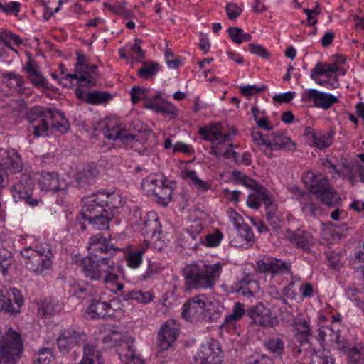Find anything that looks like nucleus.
Wrapping results in <instances>:
<instances>
[{
    "label": "nucleus",
    "mask_w": 364,
    "mask_h": 364,
    "mask_svg": "<svg viewBox=\"0 0 364 364\" xmlns=\"http://www.w3.org/2000/svg\"><path fill=\"white\" fill-rule=\"evenodd\" d=\"M30 126L28 131L33 132L36 137L47 135L49 126L47 120V109L44 110L42 107L36 106L32 107L26 114Z\"/></svg>",
    "instance_id": "nucleus-14"
},
{
    "label": "nucleus",
    "mask_w": 364,
    "mask_h": 364,
    "mask_svg": "<svg viewBox=\"0 0 364 364\" xmlns=\"http://www.w3.org/2000/svg\"><path fill=\"white\" fill-rule=\"evenodd\" d=\"M98 173L99 171L95 167L88 166L77 174L76 180L82 185L90 184Z\"/></svg>",
    "instance_id": "nucleus-39"
},
{
    "label": "nucleus",
    "mask_w": 364,
    "mask_h": 364,
    "mask_svg": "<svg viewBox=\"0 0 364 364\" xmlns=\"http://www.w3.org/2000/svg\"><path fill=\"white\" fill-rule=\"evenodd\" d=\"M132 216L136 218L135 225L140 228L141 234L152 239L156 235H159L161 232V225L159 221V218L155 212L148 213L144 219H142L141 211L135 208L132 213Z\"/></svg>",
    "instance_id": "nucleus-11"
},
{
    "label": "nucleus",
    "mask_w": 364,
    "mask_h": 364,
    "mask_svg": "<svg viewBox=\"0 0 364 364\" xmlns=\"http://www.w3.org/2000/svg\"><path fill=\"white\" fill-rule=\"evenodd\" d=\"M102 132L106 138L112 140L119 139L125 146L133 147L138 141L137 135L120 128L119 125L112 119L105 122Z\"/></svg>",
    "instance_id": "nucleus-15"
},
{
    "label": "nucleus",
    "mask_w": 364,
    "mask_h": 364,
    "mask_svg": "<svg viewBox=\"0 0 364 364\" xmlns=\"http://www.w3.org/2000/svg\"><path fill=\"white\" fill-rule=\"evenodd\" d=\"M0 166L11 174H16L23 169V163L20 155L14 149H1Z\"/></svg>",
    "instance_id": "nucleus-24"
},
{
    "label": "nucleus",
    "mask_w": 364,
    "mask_h": 364,
    "mask_svg": "<svg viewBox=\"0 0 364 364\" xmlns=\"http://www.w3.org/2000/svg\"><path fill=\"white\" fill-rule=\"evenodd\" d=\"M251 137L255 144L257 145L267 156H272L271 134L265 135L259 131L253 130Z\"/></svg>",
    "instance_id": "nucleus-34"
},
{
    "label": "nucleus",
    "mask_w": 364,
    "mask_h": 364,
    "mask_svg": "<svg viewBox=\"0 0 364 364\" xmlns=\"http://www.w3.org/2000/svg\"><path fill=\"white\" fill-rule=\"evenodd\" d=\"M266 88L267 86L265 85H262L260 87H257L256 85H244L240 87L241 94L247 97H250L255 93L261 92Z\"/></svg>",
    "instance_id": "nucleus-59"
},
{
    "label": "nucleus",
    "mask_w": 364,
    "mask_h": 364,
    "mask_svg": "<svg viewBox=\"0 0 364 364\" xmlns=\"http://www.w3.org/2000/svg\"><path fill=\"white\" fill-rule=\"evenodd\" d=\"M163 101L161 95L157 94L154 96H151L149 94L144 102V107L147 109L156 111L159 104Z\"/></svg>",
    "instance_id": "nucleus-63"
},
{
    "label": "nucleus",
    "mask_w": 364,
    "mask_h": 364,
    "mask_svg": "<svg viewBox=\"0 0 364 364\" xmlns=\"http://www.w3.org/2000/svg\"><path fill=\"white\" fill-rule=\"evenodd\" d=\"M228 31L230 38L236 44H241L252 40V36L239 27H230Z\"/></svg>",
    "instance_id": "nucleus-42"
},
{
    "label": "nucleus",
    "mask_w": 364,
    "mask_h": 364,
    "mask_svg": "<svg viewBox=\"0 0 364 364\" xmlns=\"http://www.w3.org/2000/svg\"><path fill=\"white\" fill-rule=\"evenodd\" d=\"M3 77L6 80V85L11 88L21 91L24 89V80L23 77L14 72H7L3 74Z\"/></svg>",
    "instance_id": "nucleus-40"
},
{
    "label": "nucleus",
    "mask_w": 364,
    "mask_h": 364,
    "mask_svg": "<svg viewBox=\"0 0 364 364\" xmlns=\"http://www.w3.org/2000/svg\"><path fill=\"white\" fill-rule=\"evenodd\" d=\"M272 150L294 151L295 144L281 132L271 134Z\"/></svg>",
    "instance_id": "nucleus-32"
},
{
    "label": "nucleus",
    "mask_w": 364,
    "mask_h": 364,
    "mask_svg": "<svg viewBox=\"0 0 364 364\" xmlns=\"http://www.w3.org/2000/svg\"><path fill=\"white\" fill-rule=\"evenodd\" d=\"M296 97V92L293 91H289L287 92L275 95L273 97V100L275 102L279 104L289 103Z\"/></svg>",
    "instance_id": "nucleus-64"
},
{
    "label": "nucleus",
    "mask_w": 364,
    "mask_h": 364,
    "mask_svg": "<svg viewBox=\"0 0 364 364\" xmlns=\"http://www.w3.org/2000/svg\"><path fill=\"white\" fill-rule=\"evenodd\" d=\"M83 358L79 364H102V353L94 344H83Z\"/></svg>",
    "instance_id": "nucleus-33"
},
{
    "label": "nucleus",
    "mask_w": 364,
    "mask_h": 364,
    "mask_svg": "<svg viewBox=\"0 0 364 364\" xmlns=\"http://www.w3.org/2000/svg\"><path fill=\"white\" fill-rule=\"evenodd\" d=\"M264 346L274 358L282 360L285 353L284 336L270 338L264 342Z\"/></svg>",
    "instance_id": "nucleus-29"
},
{
    "label": "nucleus",
    "mask_w": 364,
    "mask_h": 364,
    "mask_svg": "<svg viewBox=\"0 0 364 364\" xmlns=\"http://www.w3.org/2000/svg\"><path fill=\"white\" fill-rule=\"evenodd\" d=\"M349 363L352 364H364V347L361 345L353 346L347 353Z\"/></svg>",
    "instance_id": "nucleus-41"
},
{
    "label": "nucleus",
    "mask_w": 364,
    "mask_h": 364,
    "mask_svg": "<svg viewBox=\"0 0 364 364\" xmlns=\"http://www.w3.org/2000/svg\"><path fill=\"white\" fill-rule=\"evenodd\" d=\"M144 251V250H139L129 252L126 257L127 266L132 269L139 267L142 262V255Z\"/></svg>",
    "instance_id": "nucleus-50"
},
{
    "label": "nucleus",
    "mask_w": 364,
    "mask_h": 364,
    "mask_svg": "<svg viewBox=\"0 0 364 364\" xmlns=\"http://www.w3.org/2000/svg\"><path fill=\"white\" fill-rule=\"evenodd\" d=\"M247 314L253 319L255 323H256L257 319H259L262 314H271L269 309L264 308L262 304L252 306L247 311Z\"/></svg>",
    "instance_id": "nucleus-54"
},
{
    "label": "nucleus",
    "mask_w": 364,
    "mask_h": 364,
    "mask_svg": "<svg viewBox=\"0 0 364 364\" xmlns=\"http://www.w3.org/2000/svg\"><path fill=\"white\" fill-rule=\"evenodd\" d=\"M23 70L28 74L30 81L38 87L48 88V82L43 76L39 66L32 60H28Z\"/></svg>",
    "instance_id": "nucleus-27"
},
{
    "label": "nucleus",
    "mask_w": 364,
    "mask_h": 364,
    "mask_svg": "<svg viewBox=\"0 0 364 364\" xmlns=\"http://www.w3.org/2000/svg\"><path fill=\"white\" fill-rule=\"evenodd\" d=\"M86 312L92 318H105L114 315V309L110 302L93 299L87 308Z\"/></svg>",
    "instance_id": "nucleus-26"
},
{
    "label": "nucleus",
    "mask_w": 364,
    "mask_h": 364,
    "mask_svg": "<svg viewBox=\"0 0 364 364\" xmlns=\"http://www.w3.org/2000/svg\"><path fill=\"white\" fill-rule=\"evenodd\" d=\"M259 197L261 198V203H263L266 208V212L269 210H276L274 199L272 193L266 188H259Z\"/></svg>",
    "instance_id": "nucleus-51"
},
{
    "label": "nucleus",
    "mask_w": 364,
    "mask_h": 364,
    "mask_svg": "<svg viewBox=\"0 0 364 364\" xmlns=\"http://www.w3.org/2000/svg\"><path fill=\"white\" fill-rule=\"evenodd\" d=\"M183 178L189 180V181L193 185H194L198 189L203 192L207 191L211 188L210 183L207 181H203L200 178H199L197 176L196 171L194 170H189L186 171L183 173Z\"/></svg>",
    "instance_id": "nucleus-44"
},
{
    "label": "nucleus",
    "mask_w": 364,
    "mask_h": 364,
    "mask_svg": "<svg viewBox=\"0 0 364 364\" xmlns=\"http://www.w3.org/2000/svg\"><path fill=\"white\" fill-rule=\"evenodd\" d=\"M239 235L244 238L247 243L254 240V234L251 228L246 223H242L237 225Z\"/></svg>",
    "instance_id": "nucleus-56"
},
{
    "label": "nucleus",
    "mask_w": 364,
    "mask_h": 364,
    "mask_svg": "<svg viewBox=\"0 0 364 364\" xmlns=\"http://www.w3.org/2000/svg\"><path fill=\"white\" fill-rule=\"evenodd\" d=\"M65 79L77 80L80 86L94 85L95 84V80L86 72H82V70H81V73L76 71L73 74L68 73L65 77Z\"/></svg>",
    "instance_id": "nucleus-48"
},
{
    "label": "nucleus",
    "mask_w": 364,
    "mask_h": 364,
    "mask_svg": "<svg viewBox=\"0 0 364 364\" xmlns=\"http://www.w3.org/2000/svg\"><path fill=\"white\" fill-rule=\"evenodd\" d=\"M141 187L158 204L166 207L172 200L175 183L163 176L152 175L143 180Z\"/></svg>",
    "instance_id": "nucleus-6"
},
{
    "label": "nucleus",
    "mask_w": 364,
    "mask_h": 364,
    "mask_svg": "<svg viewBox=\"0 0 364 364\" xmlns=\"http://www.w3.org/2000/svg\"><path fill=\"white\" fill-rule=\"evenodd\" d=\"M53 253L50 245L45 244L37 247V253L33 255L31 260L25 261L26 268L36 274H42L49 269L53 264Z\"/></svg>",
    "instance_id": "nucleus-10"
},
{
    "label": "nucleus",
    "mask_w": 364,
    "mask_h": 364,
    "mask_svg": "<svg viewBox=\"0 0 364 364\" xmlns=\"http://www.w3.org/2000/svg\"><path fill=\"white\" fill-rule=\"evenodd\" d=\"M53 358L52 350L49 348H42L38 353L37 361L39 364H49Z\"/></svg>",
    "instance_id": "nucleus-62"
},
{
    "label": "nucleus",
    "mask_w": 364,
    "mask_h": 364,
    "mask_svg": "<svg viewBox=\"0 0 364 364\" xmlns=\"http://www.w3.org/2000/svg\"><path fill=\"white\" fill-rule=\"evenodd\" d=\"M70 294L78 299H85L92 296L95 294V289L93 286L87 282L82 284H74L70 287Z\"/></svg>",
    "instance_id": "nucleus-36"
},
{
    "label": "nucleus",
    "mask_w": 364,
    "mask_h": 364,
    "mask_svg": "<svg viewBox=\"0 0 364 364\" xmlns=\"http://www.w3.org/2000/svg\"><path fill=\"white\" fill-rule=\"evenodd\" d=\"M35 179L33 173H23L21 175L20 179L13 186V197L16 202L24 200L26 203L36 206L38 200L33 199L31 196L33 190Z\"/></svg>",
    "instance_id": "nucleus-12"
},
{
    "label": "nucleus",
    "mask_w": 364,
    "mask_h": 364,
    "mask_svg": "<svg viewBox=\"0 0 364 364\" xmlns=\"http://www.w3.org/2000/svg\"><path fill=\"white\" fill-rule=\"evenodd\" d=\"M14 42L15 45L19 46L22 41L20 37L8 30L0 31V43L4 44L8 48L16 52V50L13 48L10 44V41Z\"/></svg>",
    "instance_id": "nucleus-47"
},
{
    "label": "nucleus",
    "mask_w": 364,
    "mask_h": 364,
    "mask_svg": "<svg viewBox=\"0 0 364 364\" xmlns=\"http://www.w3.org/2000/svg\"><path fill=\"white\" fill-rule=\"evenodd\" d=\"M331 339L336 343V348L344 353L353 346L349 339L345 335H342L339 331L331 334Z\"/></svg>",
    "instance_id": "nucleus-45"
},
{
    "label": "nucleus",
    "mask_w": 364,
    "mask_h": 364,
    "mask_svg": "<svg viewBox=\"0 0 364 364\" xmlns=\"http://www.w3.org/2000/svg\"><path fill=\"white\" fill-rule=\"evenodd\" d=\"M63 309L62 303L53 298L45 299L41 304L38 313L42 316H51L58 314Z\"/></svg>",
    "instance_id": "nucleus-35"
},
{
    "label": "nucleus",
    "mask_w": 364,
    "mask_h": 364,
    "mask_svg": "<svg viewBox=\"0 0 364 364\" xmlns=\"http://www.w3.org/2000/svg\"><path fill=\"white\" fill-rule=\"evenodd\" d=\"M149 90L147 88H142L135 86L132 88L130 95L131 100L133 104H136L139 101L143 100L144 102L149 94Z\"/></svg>",
    "instance_id": "nucleus-53"
},
{
    "label": "nucleus",
    "mask_w": 364,
    "mask_h": 364,
    "mask_svg": "<svg viewBox=\"0 0 364 364\" xmlns=\"http://www.w3.org/2000/svg\"><path fill=\"white\" fill-rule=\"evenodd\" d=\"M244 364H274V361L267 355L258 354L247 358Z\"/></svg>",
    "instance_id": "nucleus-58"
},
{
    "label": "nucleus",
    "mask_w": 364,
    "mask_h": 364,
    "mask_svg": "<svg viewBox=\"0 0 364 364\" xmlns=\"http://www.w3.org/2000/svg\"><path fill=\"white\" fill-rule=\"evenodd\" d=\"M225 9L230 20L236 19L242 11V9L236 3L233 2L228 3Z\"/></svg>",
    "instance_id": "nucleus-61"
},
{
    "label": "nucleus",
    "mask_w": 364,
    "mask_h": 364,
    "mask_svg": "<svg viewBox=\"0 0 364 364\" xmlns=\"http://www.w3.org/2000/svg\"><path fill=\"white\" fill-rule=\"evenodd\" d=\"M47 117L51 121V127L61 133H65L69 129V124L64 114L58 109H47Z\"/></svg>",
    "instance_id": "nucleus-31"
},
{
    "label": "nucleus",
    "mask_w": 364,
    "mask_h": 364,
    "mask_svg": "<svg viewBox=\"0 0 364 364\" xmlns=\"http://www.w3.org/2000/svg\"><path fill=\"white\" fill-rule=\"evenodd\" d=\"M314 144L320 149L328 147L333 141V132L311 133Z\"/></svg>",
    "instance_id": "nucleus-37"
},
{
    "label": "nucleus",
    "mask_w": 364,
    "mask_h": 364,
    "mask_svg": "<svg viewBox=\"0 0 364 364\" xmlns=\"http://www.w3.org/2000/svg\"><path fill=\"white\" fill-rule=\"evenodd\" d=\"M301 100L305 103L312 102L317 108L327 110L338 102V98L331 93L320 92L316 89H306L301 94Z\"/></svg>",
    "instance_id": "nucleus-16"
},
{
    "label": "nucleus",
    "mask_w": 364,
    "mask_h": 364,
    "mask_svg": "<svg viewBox=\"0 0 364 364\" xmlns=\"http://www.w3.org/2000/svg\"><path fill=\"white\" fill-rule=\"evenodd\" d=\"M33 178L41 191L60 192L63 195L65 194L68 183L65 180L60 179L56 172H36L33 173Z\"/></svg>",
    "instance_id": "nucleus-13"
},
{
    "label": "nucleus",
    "mask_w": 364,
    "mask_h": 364,
    "mask_svg": "<svg viewBox=\"0 0 364 364\" xmlns=\"http://www.w3.org/2000/svg\"><path fill=\"white\" fill-rule=\"evenodd\" d=\"M203 296L198 295L189 299L183 305L181 315L186 321L194 323L204 318L205 303Z\"/></svg>",
    "instance_id": "nucleus-20"
},
{
    "label": "nucleus",
    "mask_w": 364,
    "mask_h": 364,
    "mask_svg": "<svg viewBox=\"0 0 364 364\" xmlns=\"http://www.w3.org/2000/svg\"><path fill=\"white\" fill-rule=\"evenodd\" d=\"M223 237V233L218 230L213 233L208 234L205 237L206 245L212 247H217L220 245Z\"/></svg>",
    "instance_id": "nucleus-60"
},
{
    "label": "nucleus",
    "mask_w": 364,
    "mask_h": 364,
    "mask_svg": "<svg viewBox=\"0 0 364 364\" xmlns=\"http://www.w3.org/2000/svg\"><path fill=\"white\" fill-rule=\"evenodd\" d=\"M222 350L216 341L201 345L194 356L196 364H222Z\"/></svg>",
    "instance_id": "nucleus-17"
},
{
    "label": "nucleus",
    "mask_w": 364,
    "mask_h": 364,
    "mask_svg": "<svg viewBox=\"0 0 364 364\" xmlns=\"http://www.w3.org/2000/svg\"><path fill=\"white\" fill-rule=\"evenodd\" d=\"M103 341L110 346H118V355L122 364H144L141 357L136 353L132 337L113 331L104 337Z\"/></svg>",
    "instance_id": "nucleus-5"
},
{
    "label": "nucleus",
    "mask_w": 364,
    "mask_h": 364,
    "mask_svg": "<svg viewBox=\"0 0 364 364\" xmlns=\"http://www.w3.org/2000/svg\"><path fill=\"white\" fill-rule=\"evenodd\" d=\"M23 304V297L16 288L9 290L0 289V311L8 313H18Z\"/></svg>",
    "instance_id": "nucleus-19"
},
{
    "label": "nucleus",
    "mask_w": 364,
    "mask_h": 364,
    "mask_svg": "<svg viewBox=\"0 0 364 364\" xmlns=\"http://www.w3.org/2000/svg\"><path fill=\"white\" fill-rule=\"evenodd\" d=\"M124 284L117 281V284L110 287V289L114 294H119L120 297L125 301L134 300L138 303L147 304L154 300V296L150 291L124 290Z\"/></svg>",
    "instance_id": "nucleus-22"
},
{
    "label": "nucleus",
    "mask_w": 364,
    "mask_h": 364,
    "mask_svg": "<svg viewBox=\"0 0 364 364\" xmlns=\"http://www.w3.org/2000/svg\"><path fill=\"white\" fill-rule=\"evenodd\" d=\"M111 98L112 95L108 92H88L87 103L90 105L105 104L107 103Z\"/></svg>",
    "instance_id": "nucleus-46"
},
{
    "label": "nucleus",
    "mask_w": 364,
    "mask_h": 364,
    "mask_svg": "<svg viewBox=\"0 0 364 364\" xmlns=\"http://www.w3.org/2000/svg\"><path fill=\"white\" fill-rule=\"evenodd\" d=\"M303 181L309 188L310 191V193H307L296 188L297 200L300 203L304 213L313 217H317L322 213L320 205L313 201L311 194H314L316 198L330 208L335 207L340 203L339 197L326 178L308 171L304 176Z\"/></svg>",
    "instance_id": "nucleus-2"
},
{
    "label": "nucleus",
    "mask_w": 364,
    "mask_h": 364,
    "mask_svg": "<svg viewBox=\"0 0 364 364\" xmlns=\"http://www.w3.org/2000/svg\"><path fill=\"white\" fill-rule=\"evenodd\" d=\"M294 328L296 331L297 337H301L300 341L304 342L311 335L309 324L304 318H299L294 321Z\"/></svg>",
    "instance_id": "nucleus-38"
},
{
    "label": "nucleus",
    "mask_w": 364,
    "mask_h": 364,
    "mask_svg": "<svg viewBox=\"0 0 364 364\" xmlns=\"http://www.w3.org/2000/svg\"><path fill=\"white\" fill-rule=\"evenodd\" d=\"M245 314V305L240 302H235L232 308V314L227 315L220 328L229 331L235 328L236 323L240 320Z\"/></svg>",
    "instance_id": "nucleus-28"
},
{
    "label": "nucleus",
    "mask_w": 364,
    "mask_h": 364,
    "mask_svg": "<svg viewBox=\"0 0 364 364\" xmlns=\"http://www.w3.org/2000/svg\"><path fill=\"white\" fill-rule=\"evenodd\" d=\"M144 65L138 70V75L143 79H149L154 76L159 70V65L156 62L150 64L143 63Z\"/></svg>",
    "instance_id": "nucleus-49"
},
{
    "label": "nucleus",
    "mask_w": 364,
    "mask_h": 364,
    "mask_svg": "<svg viewBox=\"0 0 364 364\" xmlns=\"http://www.w3.org/2000/svg\"><path fill=\"white\" fill-rule=\"evenodd\" d=\"M199 133L204 140L212 141L213 146L210 154L220 158L222 156L223 150L219 145L230 142L237 134V130L235 128H231L228 132H226L224 127L219 123L212 124L209 127H203L200 129Z\"/></svg>",
    "instance_id": "nucleus-8"
},
{
    "label": "nucleus",
    "mask_w": 364,
    "mask_h": 364,
    "mask_svg": "<svg viewBox=\"0 0 364 364\" xmlns=\"http://www.w3.org/2000/svg\"><path fill=\"white\" fill-rule=\"evenodd\" d=\"M23 353L21 335L12 329L0 331V364H15Z\"/></svg>",
    "instance_id": "nucleus-7"
},
{
    "label": "nucleus",
    "mask_w": 364,
    "mask_h": 364,
    "mask_svg": "<svg viewBox=\"0 0 364 364\" xmlns=\"http://www.w3.org/2000/svg\"><path fill=\"white\" fill-rule=\"evenodd\" d=\"M267 220L269 225L272 228L274 232L279 233L281 230L282 220L279 218V213L276 210L274 211L269 210L266 212Z\"/></svg>",
    "instance_id": "nucleus-52"
},
{
    "label": "nucleus",
    "mask_w": 364,
    "mask_h": 364,
    "mask_svg": "<svg viewBox=\"0 0 364 364\" xmlns=\"http://www.w3.org/2000/svg\"><path fill=\"white\" fill-rule=\"evenodd\" d=\"M81 272L85 278L91 281H101L102 284L111 287L117 284L119 279V273L122 271L121 267H116L110 257L86 256L79 264Z\"/></svg>",
    "instance_id": "nucleus-3"
},
{
    "label": "nucleus",
    "mask_w": 364,
    "mask_h": 364,
    "mask_svg": "<svg viewBox=\"0 0 364 364\" xmlns=\"http://www.w3.org/2000/svg\"><path fill=\"white\" fill-rule=\"evenodd\" d=\"M222 272L220 263L206 264L203 262L193 263L183 269L186 290L211 289Z\"/></svg>",
    "instance_id": "nucleus-4"
},
{
    "label": "nucleus",
    "mask_w": 364,
    "mask_h": 364,
    "mask_svg": "<svg viewBox=\"0 0 364 364\" xmlns=\"http://www.w3.org/2000/svg\"><path fill=\"white\" fill-rule=\"evenodd\" d=\"M114 247L109 240L106 239L101 233L90 237L88 243V250L91 256L97 257L103 253H112L119 250Z\"/></svg>",
    "instance_id": "nucleus-25"
},
{
    "label": "nucleus",
    "mask_w": 364,
    "mask_h": 364,
    "mask_svg": "<svg viewBox=\"0 0 364 364\" xmlns=\"http://www.w3.org/2000/svg\"><path fill=\"white\" fill-rule=\"evenodd\" d=\"M250 286H255L256 288H259V284L255 280L252 279L248 276H245L235 284V287H233L232 291L240 293L242 289Z\"/></svg>",
    "instance_id": "nucleus-55"
},
{
    "label": "nucleus",
    "mask_w": 364,
    "mask_h": 364,
    "mask_svg": "<svg viewBox=\"0 0 364 364\" xmlns=\"http://www.w3.org/2000/svg\"><path fill=\"white\" fill-rule=\"evenodd\" d=\"M165 58L169 68L176 69L183 65L182 58L179 57L176 58L174 54L169 49L166 50Z\"/></svg>",
    "instance_id": "nucleus-57"
},
{
    "label": "nucleus",
    "mask_w": 364,
    "mask_h": 364,
    "mask_svg": "<svg viewBox=\"0 0 364 364\" xmlns=\"http://www.w3.org/2000/svg\"><path fill=\"white\" fill-rule=\"evenodd\" d=\"M183 178L189 180V181L193 185H194L198 189L203 192L207 191L211 188L210 183L207 181H203L200 178H199L197 176L196 171L194 170H189L186 171L183 173Z\"/></svg>",
    "instance_id": "nucleus-43"
},
{
    "label": "nucleus",
    "mask_w": 364,
    "mask_h": 364,
    "mask_svg": "<svg viewBox=\"0 0 364 364\" xmlns=\"http://www.w3.org/2000/svg\"><path fill=\"white\" fill-rule=\"evenodd\" d=\"M80 214L93 230H105L109 228L117 210L121 207L122 198L115 193L100 191L82 200Z\"/></svg>",
    "instance_id": "nucleus-1"
},
{
    "label": "nucleus",
    "mask_w": 364,
    "mask_h": 364,
    "mask_svg": "<svg viewBox=\"0 0 364 364\" xmlns=\"http://www.w3.org/2000/svg\"><path fill=\"white\" fill-rule=\"evenodd\" d=\"M23 304V297L16 288L9 290L0 289V311L8 313H18Z\"/></svg>",
    "instance_id": "nucleus-18"
},
{
    "label": "nucleus",
    "mask_w": 364,
    "mask_h": 364,
    "mask_svg": "<svg viewBox=\"0 0 364 364\" xmlns=\"http://www.w3.org/2000/svg\"><path fill=\"white\" fill-rule=\"evenodd\" d=\"M257 266L259 272L271 274L272 277L291 274V263L277 258L259 261Z\"/></svg>",
    "instance_id": "nucleus-21"
},
{
    "label": "nucleus",
    "mask_w": 364,
    "mask_h": 364,
    "mask_svg": "<svg viewBox=\"0 0 364 364\" xmlns=\"http://www.w3.org/2000/svg\"><path fill=\"white\" fill-rule=\"evenodd\" d=\"M87 334L84 331L74 327L61 330L57 338V345L60 353L68 354L72 349L79 348L87 341Z\"/></svg>",
    "instance_id": "nucleus-9"
},
{
    "label": "nucleus",
    "mask_w": 364,
    "mask_h": 364,
    "mask_svg": "<svg viewBox=\"0 0 364 364\" xmlns=\"http://www.w3.org/2000/svg\"><path fill=\"white\" fill-rule=\"evenodd\" d=\"M179 325L175 320H168L162 326L158 336V346L163 350L168 349L176 340Z\"/></svg>",
    "instance_id": "nucleus-23"
},
{
    "label": "nucleus",
    "mask_w": 364,
    "mask_h": 364,
    "mask_svg": "<svg viewBox=\"0 0 364 364\" xmlns=\"http://www.w3.org/2000/svg\"><path fill=\"white\" fill-rule=\"evenodd\" d=\"M287 237L291 242L306 251L309 246L314 244L311 235L306 231L298 230L295 232H289Z\"/></svg>",
    "instance_id": "nucleus-30"
}]
</instances>
